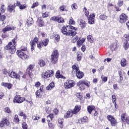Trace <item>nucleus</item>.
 Here are the masks:
<instances>
[{
	"instance_id": "f257e3e1",
	"label": "nucleus",
	"mask_w": 129,
	"mask_h": 129,
	"mask_svg": "<svg viewBox=\"0 0 129 129\" xmlns=\"http://www.w3.org/2000/svg\"><path fill=\"white\" fill-rule=\"evenodd\" d=\"M61 32L63 35H65L66 36H72L73 37L75 36L77 34L75 27L71 25L62 27L61 29Z\"/></svg>"
},
{
	"instance_id": "f03ea898",
	"label": "nucleus",
	"mask_w": 129,
	"mask_h": 129,
	"mask_svg": "<svg viewBox=\"0 0 129 129\" xmlns=\"http://www.w3.org/2000/svg\"><path fill=\"white\" fill-rule=\"evenodd\" d=\"M12 42L14 45H13V43L10 42L5 46V50H9V52L11 54H15V53H16V44H17V43H16V38H14L12 40Z\"/></svg>"
},
{
	"instance_id": "7ed1b4c3",
	"label": "nucleus",
	"mask_w": 129,
	"mask_h": 129,
	"mask_svg": "<svg viewBox=\"0 0 129 129\" xmlns=\"http://www.w3.org/2000/svg\"><path fill=\"white\" fill-rule=\"evenodd\" d=\"M27 47H24V48L21 49L20 50H18L17 52V54L18 57H20V58L22 59V60H26V59H28V58H29V56L27 55L26 52H27Z\"/></svg>"
},
{
	"instance_id": "20e7f679",
	"label": "nucleus",
	"mask_w": 129,
	"mask_h": 129,
	"mask_svg": "<svg viewBox=\"0 0 129 129\" xmlns=\"http://www.w3.org/2000/svg\"><path fill=\"white\" fill-rule=\"evenodd\" d=\"M59 58V52L57 50L53 51L51 55L50 60L52 64H56L58 62Z\"/></svg>"
},
{
	"instance_id": "39448f33",
	"label": "nucleus",
	"mask_w": 129,
	"mask_h": 129,
	"mask_svg": "<svg viewBox=\"0 0 129 129\" xmlns=\"http://www.w3.org/2000/svg\"><path fill=\"white\" fill-rule=\"evenodd\" d=\"M54 75V71L53 70H48L42 75L43 78L47 79L49 77H52Z\"/></svg>"
},
{
	"instance_id": "423d86ee",
	"label": "nucleus",
	"mask_w": 129,
	"mask_h": 129,
	"mask_svg": "<svg viewBox=\"0 0 129 129\" xmlns=\"http://www.w3.org/2000/svg\"><path fill=\"white\" fill-rule=\"evenodd\" d=\"M25 101V98L22 97L19 95H16L13 99V102L14 103H22Z\"/></svg>"
},
{
	"instance_id": "0eeeda50",
	"label": "nucleus",
	"mask_w": 129,
	"mask_h": 129,
	"mask_svg": "<svg viewBox=\"0 0 129 129\" xmlns=\"http://www.w3.org/2000/svg\"><path fill=\"white\" fill-rule=\"evenodd\" d=\"M75 85V83L73 81L67 80L66 83H64V87L66 89L71 88Z\"/></svg>"
},
{
	"instance_id": "6e6552de",
	"label": "nucleus",
	"mask_w": 129,
	"mask_h": 129,
	"mask_svg": "<svg viewBox=\"0 0 129 129\" xmlns=\"http://www.w3.org/2000/svg\"><path fill=\"white\" fill-rule=\"evenodd\" d=\"M119 23L123 24L127 21L128 17L124 13H122L119 17Z\"/></svg>"
},
{
	"instance_id": "1a4fd4ad",
	"label": "nucleus",
	"mask_w": 129,
	"mask_h": 129,
	"mask_svg": "<svg viewBox=\"0 0 129 129\" xmlns=\"http://www.w3.org/2000/svg\"><path fill=\"white\" fill-rule=\"evenodd\" d=\"M107 119H108V120H109L111 123V125H112V126H115V125L117 124V122H116V120H115V119L113 117H112V116L108 115L107 116Z\"/></svg>"
},
{
	"instance_id": "9d476101",
	"label": "nucleus",
	"mask_w": 129,
	"mask_h": 129,
	"mask_svg": "<svg viewBox=\"0 0 129 129\" xmlns=\"http://www.w3.org/2000/svg\"><path fill=\"white\" fill-rule=\"evenodd\" d=\"M10 123H11L10 122V121L9 120V119H8V118L4 117L2 119V120L0 123V127H3V126H4L5 125L9 126L10 125Z\"/></svg>"
},
{
	"instance_id": "9b49d317",
	"label": "nucleus",
	"mask_w": 129,
	"mask_h": 129,
	"mask_svg": "<svg viewBox=\"0 0 129 129\" xmlns=\"http://www.w3.org/2000/svg\"><path fill=\"white\" fill-rule=\"evenodd\" d=\"M16 4H14V5H8L7 10L9 13H16Z\"/></svg>"
},
{
	"instance_id": "f8f14e48",
	"label": "nucleus",
	"mask_w": 129,
	"mask_h": 129,
	"mask_svg": "<svg viewBox=\"0 0 129 129\" xmlns=\"http://www.w3.org/2000/svg\"><path fill=\"white\" fill-rule=\"evenodd\" d=\"M121 119L124 122H126L127 124H129V118L127 116L126 113H123L121 115Z\"/></svg>"
},
{
	"instance_id": "ddd939ff",
	"label": "nucleus",
	"mask_w": 129,
	"mask_h": 129,
	"mask_svg": "<svg viewBox=\"0 0 129 129\" xmlns=\"http://www.w3.org/2000/svg\"><path fill=\"white\" fill-rule=\"evenodd\" d=\"M33 68H34V67L32 64H31L26 70V73H27L30 78H32V76H33V74H32V70Z\"/></svg>"
},
{
	"instance_id": "4468645a",
	"label": "nucleus",
	"mask_w": 129,
	"mask_h": 129,
	"mask_svg": "<svg viewBox=\"0 0 129 129\" xmlns=\"http://www.w3.org/2000/svg\"><path fill=\"white\" fill-rule=\"evenodd\" d=\"M94 18H95V14H90L88 19V23L90 25H93L94 24Z\"/></svg>"
},
{
	"instance_id": "2eb2a0df",
	"label": "nucleus",
	"mask_w": 129,
	"mask_h": 129,
	"mask_svg": "<svg viewBox=\"0 0 129 129\" xmlns=\"http://www.w3.org/2000/svg\"><path fill=\"white\" fill-rule=\"evenodd\" d=\"M9 76L11 78H16V79H20V76L15 72H12L10 74H8Z\"/></svg>"
},
{
	"instance_id": "dca6fc26",
	"label": "nucleus",
	"mask_w": 129,
	"mask_h": 129,
	"mask_svg": "<svg viewBox=\"0 0 129 129\" xmlns=\"http://www.w3.org/2000/svg\"><path fill=\"white\" fill-rule=\"evenodd\" d=\"M76 72V76L77 77V78H78L79 79H81L82 78H83V77H84V73H83V72L80 71V70H77Z\"/></svg>"
},
{
	"instance_id": "f3484780",
	"label": "nucleus",
	"mask_w": 129,
	"mask_h": 129,
	"mask_svg": "<svg viewBox=\"0 0 129 129\" xmlns=\"http://www.w3.org/2000/svg\"><path fill=\"white\" fill-rule=\"evenodd\" d=\"M84 83L82 81H80L77 83V85L79 87L80 90H84L85 89V86L84 85Z\"/></svg>"
},
{
	"instance_id": "a211bd4d",
	"label": "nucleus",
	"mask_w": 129,
	"mask_h": 129,
	"mask_svg": "<svg viewBox=\"0 0 129 129\" xmlns=\"http://www.w3.org/2000/svg\"><path fill=\"white\" fill-rule=\"evenodd\" d=\"M15 29H16V27H11L9 26H7L2 30V32L5 33L6 32H9L10 31H14Z\"/></svg>"
},
{
	"instance_id": "6ab92c4d",
	"label": "nucleus",
	"mask_w": 129,
	"mask_h": 129,
	"mask_svg": "<svg viewBox=\"0 0 129 129\" xmlns=\"http://www.w3.org/2000/svg\"><path fill=\"white\" fill-rule=\"evenodd\" d=\"M80 109H81L80 106L76 105L74 109L73 110H71V111H72L74 114H76L77 112H79V111H80Z\"/></svg>"
},
{
	"instance_id": "aec40b11",
	"label": "nucleus",
	"mask_w": 129,
	"mask_h": 129,
	"mask_svg": "<svg viewBox=\"0 0 129 129\" xmlns=\"http://www.w3.org/2000/svg\"><path fill=\"white\" fill-rule=\"evenodd\" d=\"M2 86H4V87H7L8 89H12L13 87V85L9 83H2Z\"/></svg>"
},
{
	"instance_id": "412c9836",
	"label": "nucleus",
	"mask_w": 129,
	"mask_h": 129,
	"mask_svg": "<svg viewBox=\"0 0 129 129\" xmlns=\"http://www.w3.org/2000/svg\"><path fill=\"white\" fill-rule=\"evenodd\" d=\"M74 114L71 110H70L67 112V113L64 114V117L68 118V117H72V115Z\"/></svg>"
},
{
	"instance_id": "4be33fe9",
	"label": "nucleus",
	"mask_w": 129,
	"mask_h": 129,
	"mask_svg": "<svg viewBox=\"0 0 129 129\" xmlns=\"http://www.w3.org/2000/svg\"><path fill=\"white\" fill-rule=\"evenodd\" d=\"M54 87H55V83L52 82L47 86V87L46 88V90H52V89L54 88Z\"/></svg>"
},
{
	"instance_id": "5701e85b",
	"label": "nucleus",
	"mask_w": 129,
	"mask_h": 129,
	"mask_svg": "<svg viewBox=\"0 0 129 129\" xmlns=\"http://www.w3.org/2000/svg\"><path fill=\"white\" fill-rule=\"evenodd\" d=\"M80 26L82 29H84L86 27V22L82 19L80 20Z\"/></svg>"
},
{
	"instance_id": "b1692460",
	"label": "nucleus",
	"mask_w": 129,
	"mask_h": 129,
	"mask_svg": "<svg viewBox=\"0 0 129 129\" xmlns=\"http://www.w3.org/2000/svg\"><path fill=\"white\" fill-rule=\"evenodd\" d=\"M123 47L124 49V50H127L129 48V43L128 41H127V40H125L123 44Z\"/></svg>"
},
{
	"instance_id": "393cba45",
	"label": "nucleus",
	"mask_w": 129,
	"mask_h": 129,
	"mask_svg": "<svg viewBox=\"0 0 129 129\" xmlns=\"http://www.w3.org/2000/svg\"><path fill=\"white\" fill-rule=\"evenodd\" d=\"M87 109L89 113L91 114V112L92 113V112H93V110H95V107H94V106H89Z\"/></svg>"
},
{
	"instance_id": "a878e982",
	"label": "nucleus",
	"mask_w": 129,
	"mask_h": 129,
	"mask_svg": "<svg viewBox=\"0 0 129 129\" xmlns=\"http://www.w3.org/2000/svg\"><path fill=\"white\" fill-rule=\"evenodd\" d=\"M55 77H56V78H62V79H65V77L60 74V71H57L56 72Z\"/></svg>"
},
{
	"instance_id": "bb28decb",
	"label": "nucleus",
	"mask_w": 129,
	"mask_h": 129,
	"mask_svg": "<svg viewBox=\"0 0 129 129\" xmlns=\"http://www.w3.org/2000/svg\"><path fill=\"white\" fill-rule=\"evenodd\" d=\"M27 23L28 26H32V25L34 24V21H33V18L29 17L27 20Z\"/></svg>"
},
{
	"instance_id": "cd10ccee",
	"label": "nucleus",
	"mask_w": 129,
	"mask_h": 129,
	"mask_svg": "<svg viewBox=\"0 0 129 129\" xmlns=\"http://www.w3.org/2000/svg\"><path fill=\"white\" fill-rule=\"evenodd\" d=\"M38 64L40 67H44L46 65V62L43 59H40L38 61Z\"/></svg>"
},
{
	"instance_id": "c85d7f7f",
	"label": "nucleus",
	"mask_w": 129,
	"mask_h": 129,
	"mask_svg": "<svg viewBox=\"0 0 129 129\" xmlns=\"http://www.w3.org/2000/svg\"><path fill=\"white\" fill-rule=\"evenodd\" d=\"M38 22V26L39 27H44V20L41 19H38L37 20Z\"/></svg>"
},
{
	"instance_id": "c756f323",
	"label": "nucleus",
	"mask_w": 129,
	"mask_h": 129,
	"mask_svg": "<svg viewBox=\"0 0 129 129\" xmlns=\"http://www.w3.org/2000/svg\"><path fill=\"white\" fill-rule=\"evenodd\" d=\"M42 43V45L44 46V47H46L48 46V44H49V39H45L42 41H41Z\"/></svg>"
},
{
	"instance_id": "7c9ffc66",
	"label": "nucleus",
	"mask_w": 129,
	"mask_h": 129,
	"mask_svg": "<svg viewBox=\"0 0 129 129\" xmlns=\"http://www.w3.org/2000/svg\"><path fill=\"white\" fill-rule=\"evenodd\" d=\"M99 19L100 20H102V21H105V20L107 19V16H106L105 14H101L99 16Z\"/></svg>"
},
{
	"instance_id": "2f4dec72",
	"label": "nucleus",
	"mask_w": 129,
	"mask_h": 129,
	"mask_svg": "<svg viewBox=\"0 0 129 129\" xmlns=\"http://www.w3.org/2000/svg\"><path fill=\"white\" fill-rule=\"evenodd\" d=\"M126 65V59H125V58H122L121 60V66H122V67H125Z\"/></svg>"
},
{
	"instance_id": "473e14b6",
	"label": "nucleus",
	"mask_w": 129,
	"mask_h": 129,
	"mask_svg": "<svg viewBox=\"0 0 129 129\" xmlns=\"http://www.w3.org/2000/svg\"><path fill=\"white\" fill-rule=\"evenodd\" d=\"M47 121L48 122H50V120H52L53 118H54V115L53 114L51 113L49 115H47Z\"/></svg>"
},
{
	"instance_id": "72a5a7b5",
	"label": "nucleus",
	"mask_w": 129,
	"mask_h": 129,
	"mask_svg": "<svg viewBox=\"0 0 129 129\" xmlns=\"http://www.w3.org/2000/svg\"><path fill=\"white\" fill-rule=\"evenodd\" d=\"M87 39L90 43H93L94 42V38H93V37L91 35H88Z\"/></svg>"
},
{
	"instance_id": "f704fd0d",
	"label": "nucleus",
	"mask_w": 129,
	"mask_h": 129,
	"mask_svg": "<svg viewBox=\"0 0 129 129\" xmlns=\"http://www.w3.org/2000/svg\"><path fill=\"white\" fill-rule=\"evenodd\" d=\"M112 102L114 104L115 108H116V102H115L116 101V98L115 97V95H113L112 96Z\"/></svg>"
},
{
	"instance_id": "c9c22d12",
	"label": "nucleus",
	"mask_w": 129,
	"mask_h": 129,
	"mask_svg": "<svg viewBox=\"0 0 129 129\" xmlns=\"http://www.w3.org/2000/svg\"><path fill=\"white\" fill-rule=\"evenodd\" d=\"M35 42H34L33 41L31 40L30 41V46L31 47V50L33 51V50H34V47H36V44L35 43Z\"/></svg>"
},
{
	"instance_id": "e433bc0d",
	"label": "nucleus",
	"mask_w": 129,
	"mask_h": 129,
	"mask_svg": "<svg viewBox=\"0 0 129 129\" xmlns=\"http://www.w3.org/2000/svg\"><path fill=\"white\" fill-rule=\"evenodd\" d=\"M82 82H84V85L87 86V87H90V82L87 81H82Z\"/></svg>"
},
{
	"instance_id": "4c0bfd02",
	"label": "nucleus",
	"mask_w": 129,
	"mask_h": 129,
	"mask_svg": "<svg viewBox=\"0 0 129 129\" xmlns=\"http://www.w3.org/2000/svg\"><path fill=\"white\" fill-rule=\"evenodd\" d=\"M60 12H67V9L65 8L64 5H62L59 7Z\"/></svg>"
},
{
	"instance_id": "58836bf2",
	"label": "nucleus",
	"mask_w": 129,
	"mask_h": 129,
	"mask_svg": "<svg viewBox=\"0 0 129 129\" xmlns=\"http://www.w3.org/2000/svg\"><path fill=\"white\" fill-rule=\"evenodd\" d=\"M56 22H57V23H64V19L61 17L57 16Z\"/></svg>"
},
{
	"instance_id": "ea45409f",
	"label": "nucleus",
	"mask_w": 129,
	"mask_h": 129,
	"mask_svg": "<svg viewBox=\"0 0 129 129\" xmlns=\"http://www.w3.org/2000/svg\"><path fill=\"white\" fill-rule=\"evenodd\" d=\"M82 58V57L81 56V53H77V61H80L81 59Z\"/></svg>"
},
{
	"instance_id": "a19ab883",
	"label": "nucleus",
	"mask_w": 129,
	"mask_h": 129,
	"mask_svg": "<svg viewBox=\"0 0 129 129\" xmlns=\"http://www.w3.org/2000/svg\"><path fill=\"white\" fill-rule=\"evenodd\" d=\"M82 122H88V118L87 116H84L81 118Z\"/></svg>"
},
{
	"instance_id": "79ce46f5",
	"label": "nucleus",
	"mask_w": 129,
	"mask_h": 129,
	"mask_svg": "<svg viewBox=\"0 0 129 129\" xmlns=\"http://www.w3.org/2000/svg\"><path fill=\"white\" fill-rule=\"evenodd\" d=\"M4 111L6 113H11V112H12V110H11V109H10V108L8 107H7L5 108H4Z\"/></svg>"
},
{
	"instance_id": "37998d69",
	"label": "nucleus",
	"mask_w": 129,
	"mask_h": 129,
	"mask_svg": "<svg viewBox=\"0 0 129 129\" xmlns=\"http://www.w3.org/2000/svg\"><path fill=\"white\" fill-rule=\"evenodd\" d=\"M48 17H49V13L48 12H46L42 15V17L43 18H48Z\"/></svg>"
},
{
	"instance_id": "c03bdc74",
	"label": "nucleus",
	"mask_w": 129,
	"mask_h": 129,
	"mask_svg": "<svg viewBox=\"0 0 129 129\" xmlns=\"http://www.w3.org/2000/svg\"><path fill=\"white\" fill-rule=\"evenodd\" d=\"M70 25H75V21H74V19L72 17L70 18V22H69Z\"/></svg>"
},
{
	"instance_id": "a18cd8bd",
	"label": "nucleus",
	"mask_w": 129,
	"mask_h": 129,
	"mask_svg": "<svg viewBox=\"0 0 129 129\" xmlns=\"http://www.w3.org/2000/svg\"><path fill=\"white\" fill-rule=\"evenodd\" d=\"M6 20V16L2 15V13H0V21L4 22Z\"/></svg>"
},
{
	"instance_id": "49530a36",
	"label": "nucleus",
	"mask_w": 129,
	"mask_h": 129,
	"mask_svg": "<svg viewBox=\"0 0 129 129\" xmlns=\"http://www.w3.org/2000/svg\"><path fill=\"white\" fill-rule=\"evenodd\" d=\"M14 118L15 122H19L20 121V119H19V116L18 115H15Z\"/></svg>"
},
{
	"instance_id": "de8ad7c7",
	"label": "nucleus",
	"mask_w": 129,
	"mask_h": 129,
	"mask_svg": "<svg viewBox=\"0 0 129 129\" xmlns=\"http://www.w3.org/2000/svg\"><path fill=\"white\" fill-rule=\"evenodd\" d=\"M58 122L59 124H60V127H63V119L59 118L58 119Z\"/></svg>"
},
{
	"instance_id": "09e8293b",
	"label": "nucleus",
	"mask_w": 129,
	"mask_h": 129,
	"mask_svg": "<svg viewBox=\"0 0 129 129\" xmlns=\"http://www.w3.org/2000/svg\"><path fill=\"white\" fill-rule=\"evenodd\" d=\"M22 126L23 129H28V125L27 124V123L25 122L22 124Z\"/></svg>"
},
{
	"instance_id": "8fccbe9b",
	"label": "nucleus",
	"mask_w": 129,
	"mask_h": 129,
	"mask_svg": "<svg viewBox=\"0 0 129 129\" xmlns=\"http://www.w3.org/2000/svg\"><path fill=\"white\" fill-rule=\"evenodd\" d=\"M43 43L42 41H40L39 43H37V47H38L39 49H41V48H43Z\"/></svg>"
},
{
	"instance_id": "3c124183",
	"label": "nucleus",
	"mask_w": 129,
	"mask_h": 129,
	"mask_svg": "<svg viewBox=\"0 0 129 129\" xmlns=\"http://www.w3.org/2000/svg\"><path fill=\"white\" fill-rule=\"evenodd\" d=\"M58 16H53L50 18V21H53L54 22H57Z\"/></svg>"
},
{
	"instance_id": "603ef678",
	"label": "nucleus",
	"mask_w": 129,
	"mask_h": 129,
	"mask_svg": "<svg viewBox=\"0 0 129 129\" xmlns=\"http://www.w3.org/2000/svg\"><path fill=\"white\" fill-rule=\"evenodd\" d=\"M54 39L55 41L59 42V41H60V36H59L58 34L55 35L54 36Z\"/></svg>"
},
{
	"instance_id": "864d4df0",
	"label": "nucleus",
	"mask_w": 129,
	"mask_h": 129,
	"mask_svg": "<svg viewBox=\"0 0 129 129\" xmlns=\"http://www.w3.org/2000/svg\"><path fill=\"white\" fill-rule=\"evenodd\" d=\"M72 69L74 70H75L76 72H77V70H79V68H77V67L76 66V64H75L72 66Z\"/></svg>"
},
{
	"instance_id": "5fc2aeb1",
	"label": "nucleus",
	"mask_w": 129,
	"mask_h": 129,
	"mask_svg": "<svg viewBox=\"0 0 129 129\" xmlns=\"http://www.w3.org/2000/svg\"><path fill=\"white\" fill-rule=\"evenodd\" d=\"M38 6H39V3L38 2L33 3L32 6H31V9H34V8H36V7H38Z\"/></svg>"
},
{
	"instance_id": "6e6d98bb",
	"label": "nucleus",
	"mask_w": 129,
	"mask_h": 129,
	"mask_svg": "<svg viewBox=\"0 0 129 129\" xmlns=\"http://www.w3.org/2000/svg\"><path fill=\"white\" fill-rule=\"evenodd\" d=\"M83 44V42H82L80 40H78L77 42V46L79 48H80L81 45H82Z\"/></svg>"
},
{
	"instance_id": "4d7b16f0",
	"label": "nucleus",
	"mask_w": 129,
	"mask_h": 129,
	"mask_svg": "<svg viewBox=\"0 0 129 129\" xmlns=\"http://www.w3.org/2000/svg\"><path fill=\"white\" fill-rule=\"evenodd\" d=\"M26 8H27V6H26V5H21L19 6V9L20 10H25Z\"/></svg>"
},
{
	"instance_id": "13d9d810",
	"label": "nucleus",
	"mask_w": 129,
	"mask_h": 129,
	"mask_svg": "<svg viewBox=\"0 0 129 129\" xmlns=\"http://www.w3.org/2000/svg\"><path fill=\"white\" fill-rule=\"evenodd\" d=\"M92 113V114H93L94 116H97L98 114V112L95 109L93 111V112Z\"/></svg>"
},
{
	"instance_id": "bf43d9fd",
	"label": "nucleus",
	"mask_w": 129,
	"mask_h": 129,
	"mask_svg": "<svg viewBox=\"0 0 129 129\" xmlns=\"http://www.w3.org/2000/svg\"><path fill=\"white\" fill-rule=\"evenodd\" d=\"M101 79L102 80V81H104V82H106L107 81V77H104L103 76H102Z\"/></svg>"
},
{
	"instance_id": "052dcab7",
	"label": "nucleus",
	"mask_w": 129,
	"mask_h": 129,
	"mask_svg": "<svg viewBox=\"0 0 129 129\" xmlns=\"http://www.w3.org/2000/svg\"><path fill=\"white\" fill-rule=\"evenodd\" d=\"M41 92L40 91V90H38L35 93V94L37 97H40V95H41Z\"/></svg>"
},
{
	"instance_id": "680f3d73",
	"label": "nucleus",
	"mask_w": 129,
	"mask_h": 129,
	"mask_svg": "<svg viewBox=\"0 0 129 129\" xmlns=\"http://www.w3.org/2000/svg\"><path fill=\"white\" fill-rule=\"evenodd\" d=\"M77 40H78V37L75 36V37H74L72 40L73 43H76V42L77 41Z\"/></svg>"
},
{
	"instance_id": "e2e57ef3",
	"label": "nucleus",
	"mask_w": 129,
	"mask_h": 129,
	"mask_svg": "<svg viewBox=\"0 0 129 129\" xmlns=\"http://www.w3.org/2000/svg\"><path fill=\"white\" fill-rule=\"evenodd\" d=\"M32 119L33 120H39V119H40L39 117H37L36 116H32Z\"/></svg>"
},
{
	"instance_id": "0e129e2a",
	"label": "nucleus",
	"mask_w": 129,
	"mask_h": 129,
	"mask_svg": "<svg viewBox=\"0 0 129 129\" xmlns=\"http://www.w3.org/2000/svg\"><path fill=\"white\" fill-rule=\"evenodd\" d=\"M72 10H76L77 9V6L76 4H74L72 5Z\"/></svg>"
},
{
	"instance_id": "69168bd1",
	"label": "nucleus",
	"mask_w": 129,
	"mask_h": 129,
	"mask_svg": "<svg viewBox=\"0 0 129 129\" xmlns=\"http://www.w3.org/2000/svg\"><path fill=\"white\" fill-rule=\"evenodd\" d=\"M1 11V13H2V14H4V13H5V5L2 6Z\"/></svg>"
},
{
	"instance_id": "338daca9",
	"label": "nucleus",
	"mask_w": 129,
	"mask_h": 129,
	"mask_svg": "<svg viewBox=\"0 0 129 129\" xmlns=\"http://www.w3.org/2000/svg\"><path fill=\"white\" fill-rule=\"evenodd\" d=\"M32 41L36 44H38V37H35Z\"/></svg>"
},
{
	"instance_id": "774afa93",
	"label": "nucleus",
	"mask_w": 129,
	"mask_h": 129,
	"mask_svg": "<svg viewBox=\"0 0 129 129\" xmlns=\"http://www.w3.org/2000/svg\"><path fill=\"white\" fill-rule=\"evenodd\" d=\"M53 113L57 114L58 112H59V111L57 109H54L53 110Z\"/></svg>"
}]
</instances>
